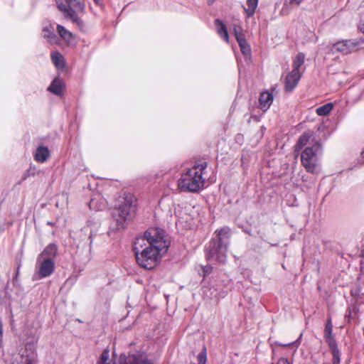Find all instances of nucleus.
Here are the masks:
<instances>
[{
  "instance_id": "9d476101",
  "label": "nucleus",
  "mask_w": 364,
  "mask_h": 364,
  "mask_svg": "<svg viewBox=\"0 0 364 364\" xmlns=\"http://www.w3.org/2000/svg\"><path fill=\"white\" fill-rule=\"evenodd\" d=\"M119 364H154L153 361L147 358L144 353L138 352L134 354H129L127 357L121 356Z\"/></svg>"
},
{
  "instance_id": "473e14b6",
  "label": "nucleus",
  "mask_w": 364,
  "mask_h": 364,
  "mask_svg": "<svg viewBox=\"0 0 364 364\" xmlns=\"http://www.w3.org/2000/svg\"><path fill=\"white\" fill-rule=\"evenodd\" d=\"M277 364H290L289 362L286 358H280L278 360Z\"/></svg>"
},
{
  "instance_id": "58836bf2",
  "label": "nucleus",
  "mask_w": 364,
  "mask_h": 364,
  "mask_svg": "<svg viewBox=\"0 0 364 364\" xmlns=\"http://www.w3.org/2000/svg\"><path fill=\"white\" fill-rule=\"evenodd\" d=\"M214 1H215V0H208V4L209 5H211V4H213Z\"/></svg>"
},
{
  "instance_id": "37998d69",
  "label": "nucleus",
  "mask_w": 364,
  "mask_h": 364,
  "mask_svg": "<svg viewBox=\"0 0 364 364\" xmlns=\"http://www.w3.org/2000/svg\"><path fill=\"white\" fill-rule=\"evenodd\" d=\"M361 255H362V256H364V252H363V251L362 252Z\"/></svg>"
},
{
  "instance_id": "72a5a7b5",
  "label": "nucleus",
  "mask_w": 364,
  "mask_h": 364,
  "mask_svg": "<svg viewBox=\"0 0 364 364\" xmlns=\"http://www.w3.org/2000/svg\"><path fill=\"white\" fill-rule=\"evenodd\" d=\"M303 0H285V4L289 2L290 4H295L296 5H299Z\"/></svg>"
},
{
  "instance_id": "39448f33",
  "label": "nucleus",
  "mask_w": 364,
  "mask_h": 364,
  "mask_svg": "<svg viewBox=\"0 0 364 364\" xmlns=\"http://www.w3.org/2000/svg\"><path fill=\"white\" fill-rule=\"evenodd\" d=\"M58 9L65 18L71 20L77 26L82 25V21L78 16L85 9L84 0H55Z\"/></svg>"
},
{
  "instance_id": "ddd939ff",
  "label": "nucleus",
  "mask_w": 364,
  "mask_h": 364,
  "mask_svg": "<svg viewBox=\"0 0 364 364\" xmlns=\"http://www.w3.org/2000/svg\"><path fill=\"white\" fill-rule=\"evenodd\" d=\"M42 36L50 44H58L59 39L58 36L55 33L54 26L50 23L44 25L42 29Z\"/></svg>"
},
{
  "instance_id": "9b49d317",
  "label": "nucleus",
  "mask_w": 364,
  "mask_h": 364,
  "mask_svg": "<svg viewBox=\"0 0 364 364\" xmlns=\"http://www.w3.org/2000/svg\"><path fill=\"white\" fill-rule=\"evenodd\" d=\"M301 77V73L291 71L284 79V90L287 92H292L297 86Z\"/></svg>"
},
{
  "instance_id": "c9c22d12",
  "label": "nucleus",
  "mask_w": 364,
  "mask_h": 364,
  "mask_svg": "<svg viewBox=\"0 0 364 364\" xmlns=\"http://www.w3.org/2000/svg\"><path fill=\"white\" fill-rule=\"evenodd\" d=\"M93 237H94V233H93L92 230H90V235H89V240H90V245H91V244L92 243V241H93Z\"/></svg>"
},
{
  "instance_id": "423d86ee",
  "label": "nucleus",
  "mask_w": 364,
  "mask_h": 364,
  "mask_svg": "<svg viewBox=\"0 0 364 364\" xmlns=\"http://www.w3.org/2000/svg\"><path fill=\"white\" fill-rule=\"evenodd\" d=\"M135 198L128 193L124 194L122 201L117 209L119 218L116 219V229L120 230L125 228V222L130 220L135 211Z\"/></svg>"
},
{
  "instance_id": "a211bd4d",
  "label": "nucleus",
  "mask_w": 364,
  "mask_h": 364,
  "mask_svg": "<svg viewBox=\"0 0 364 364\" xmlns=\"http://www.w3.org/2000/svg\"><path fill=\"white\" fill-rule=\"evenodd\" d=\"M311 136L312 134L310 132H304L302 134L299 136L295 145V151H299L300 150L304 149L306 146H310L311 144V143H310Z\"/></svg>"
},
{
  "instance_id": "6e6552de",
  "label": "nucleus",
  "mask_w": 364,
  "mask_h": 364,
  "mask_svg": "<svg viewBox=\"0 0 364 364\" xmlns=\"http://www.w3.org/2000/svg\"><path fill=\"white\" fill-rule=\"evenodd\" d=\"M363 43V38L341 40L333 44L330 52L333 54L337 52L342 55H348L355 51Z\"/></svg>"
},
{
  "instance_id": "f8f14e48",
  "label": "nucleus",
  "mask_w": 364,
  "mask_h": 364,
  "mask_svg": "<svg viewBox=\"0 0 364 364\" xmlns=\"http://www.w3.org/2000/svg\"><path fill=\"white\" fill-rule=\"evenodd\" d=\"M191 208L186 205H178L175 207V215L178 218V222L188 223L193 218L191 217L189 211Z\"/></svg>"
},
{
  "instance_id": "412c9836",
  "label": "nucleus",
  "mask_w": 364,
  "mask_h": 364,
  "mask_svg": "<svg viewBox=\"0 0 364 364\" xmlns=\"http://www.w3.org/2000/svg\"><path fill=\"white\" fill-rule=\"evenodd\" d=\"M304 60L305 54L303 53H299L293 60L291 71H294L296 73H301L300 68L304 63Z\"/></svg>"
},
{
  "instance_id": "4c0bfd02",
  "label": "nucleus",
  "mask_w": 364,
  "mask_h": 364,
  "mask_svg": "<svg viewBox=\"0 0 364 364\" xmlns=\"http://www.w3.org/2000/svg\"><path fill=\"white\" fill-rule=\"evenodd\" d=\"M95 204V200L94 199H92L89 203V205H90V208H92V206L94 205Z\"/></svg>"
},
{
  "instance_id": "e433bc0d",
  "label": "nucleus",
  "mask_w": 364,
  "mask_h": 364,
  "mask_svg": "<svg viewBox=\"0 0 364 364\" xmlns=\"http://www.w3.org/2000/svg\"><path fill=\"white\" fill-rule=\"evenodd\" d=\"M3 333V323H2V319L0 318V335H1Z\"/></svg>"
},
{
  "instance_id": "1a4fd4ad",
  "label": "nucleus",
  "mask_w": 364,
  "mask_h": 364,
  "mask_svg": "<svg viewBox=\"0 0 364 364\" xmlns=\"http://www.w3.org/2000/svg\"><path fill=\"white\" fill-rule=\"evenodd\" d=\"M36 274L39 279H43L50 276L55 269V262L50 259H42L37 257L36 260Z\"/></svg>"
},
{
  "instance_id": "4be33fe9",
  "label": "nucleus",
  "mask_w": 364,
  "mask_h": 364,
  "mask_svg": "<svg viewBox=\"0 0 364 364\" xmlns=\"http://www.w3.org/2000/svg\"><path fill=\"white\" fill-rule=\"evenodd\" d=\"M210 294H208V292L205 293L206 296L211 298V299H219L220 298H223L227 294V291L224 290H218L215 287H211L209 290Z\"/></svg>"
},
{
  "instance_id": "20e7f679",
  "label": "nucleus",
  "mask_w": 364,
  "mask_h": 364,
  "mask_svg": "<svg viewBox=\"0 0 364 364\" xmlns=\"http://www.w3.org/2000/svg\"><path fill=\"white\" fill-rule=\"evenodd\" d=\"M322 146L318 141L312 140L310 146L301 151V162L308 173L318 174L320 172V156Z\"/></svg>"
},
{
  "instance_id": "c756f323",
  "label": "nucleus",
  "mask_w": 364,
  "mask_h": 364,
  "mask_svg": "<svg viewBox=\"0 0 364 364\" xmlns=\"http://www.w3.org/2000/svg\"><path fill=\"white\" fill-rule=\"evenodd\" d=\"M109 352L108 350H105L101 354L100 358L97 364H109L107 361L109 359Z\"/></svg>"
},
{
  "instance_id": "ea45409f",
  "label": "nucleus",
  "mask_w": 364,
  "mask_h": 364,
  "mask_svg": "<svg viewBox=\"0 0 364 364\" xmlns=\"http://www.w3.org/2000/svg\"><path fill=\"white\" fill-rule=\"evenodd\" d=\"M301 338V335H300V336L295 341H296V342L300 341Z\"/></svg>"
},
{
  "instance_id": "a19ab883",
  "label": "nucleus",
  "mask_w": 364,
  "mask_h": 364,
  "mask_svg": "<svg viewBox=\"0 0 364 364\" xmlns=\"http://www.w3.org/2000/svg\"><path fill=\"white\" fill-rule=\"evenodd\" d=\"M361 156L364 159V150L361 152ZM363 163L364 164V161Z\"/></svg>"
},
{
  "instance_id": "2f4dec72",
  "label": "nucleus",
  "mask_w": 364,
  "mask_h": 364,
  "mask_svg": "<svg viewBox=\"0 0 364 364\" xmlns=\"http://www.w3.org/2000/svg\"><path fill=\"white\" fill-rule=\"evenodd\" d=\"M213 267L210 265H205L203 267V277L208 275L211 273Z\"/></svg>"
},
{
  "instance_id": "c85d7f7f",
  "label": "nucleus",
  "mask_w": 364,
  "mask_h": 364,
  "mask_svg": "<svg viewBox=\"0 0 364 364\" xmlns=\"http://www.w3.org/2000/svg\"><path fill=\"white\" fill-rule=\"evenodd\" d=\"M233 33H234V36H235L237 41H238L239 38H240V39L245 38V34L243 33V31H242V28L240 26L234 25Z\"/></svg>"
},
{
  "instance_id": "79ce46f5",
  "label": "nucleus",
  "mask_w": 364,
  "mask_h": 364,
  "mask_svg": "<svg viewBox=\"0 0 364 364\" xmlns=\"http://www.w3.org/2000/svg\"><path fill=\"white\" fill-rule=\"evenodd\" d=\"M94 1H95L97 4H100V0H94Z\"/></svg>"
},
{
  "instance_id": "6ab92c4d",
  "label": "nucleus",
  "mask_w": 364,
  "mask_h": 364,
  "mask_svg": "<svg viewBox=\"0 0 364 364\" xmlns=\"http://www.w3.org/2000/svg\"><path fill=\"white\" fill-rule=\"evenodd\" d=\"M214 24L216 27L218 34L226 42H229V35L228 29L223 21L216 18L214 21Z\"/></svg>"
},
{
  "instance_id": "b1692460",
  "label": "nucleus",
  "mask_w": 364,
  "mask_h": 364,
  "mask_svg": "<svg viewBox=\"0 0 364 364\" xmlns=\"http://www.w3.org/2000/svg\"><path fill=\"white\" fill-rule=\"evenodd\" d=\"M333 107L331 102L326 103L316 108V112L318 116H326L328 114Z\"/></svg>"
},
{
  "instance_id": "dca6fc26",
  "label": "nucleus",
  "mask_w": 364,
  "mask_h": 364,
  "mask_svg": "<svg viewBox=\"0 0 364 364\" xmlns=\"http://www.w3.org/2000/svg\"><path fill=\"white\" fill-rule=\"evenodd\" d=\"M65 86L63 80L59 77H55L48 87L47 90L55 95L60 96L62 95Z\"/></svg>"
},
{
  "instance_id": "0eeeda50",
  "label": "nucleus",
  "mask_w": 364,
  "mask_h": 364,
  "mask_svg": "<svg viewBox=\"0 0 364 364\" xmlns=\"http://www.w3.org/2000/svg\"><path fill=\"white\" fill-rule=\"evenodd\" d=\"M18 353L14 355L12 364H36V353L34 343H21Z\"/></svg>"
},
{
  "instance_id": "5701e85b",
  "label": "nucleus",
  "mask_w": 364,
  "mask_h": 364,
  "mask_svg": "<svg viewBox=\"0 0 364 364\" xmlns=\"http://www.w3.org/2000/svg\"><path fill=\"white\" fill-rule=\"evenodd\" d=\"M329 348L333 356V364H340V351L337 347L336 343H329Z\"/></svg>"
},
{
  "instance_id": "f704fd0d",
  "label": "nucleus",
  "mask_w": 364,
  "mask_h": 364,
  "mask_svg": "<svg viewBox=\"0 0 364 364\" xmlns=\"http://www.w3.org/2000/svg\"><path fill=\"white\" fill-rule=\"evenodd\" d=\"M358 27L360 31L364 34V21L360 22Z\"/></svg>"
},
{
  "instance_id": "2eb2a0df",
  "label": "nucleus",
  "mask_w": 364,
  "mask_h": 364,
  "mask_svg": "<svg viewBox=\"0 0 364 364\" xmlns=\"http://www.w3.org/2000/svg\"><path fill=\"white\" fill-rule=\"evenodd\" d=\"M273 102V95L271 92L268 91L262 92L259 97V105L260 109L266 112Z\"/></svg>"
},
{
  "instance_id": "f3484780",
  "label": "nucleus",
  "mask_w": 364,
  "mask_h": 364,
  "mask_svg": "<svg viewBox=\"0 0 364 364\" xmlns=\"http://www.w3.org/2000/svg\"><path fill=\"white\" fill-rule=\"evenodd\" d=\"M50 153L47 146L41 145L37 147L33 154V158L36 161L39 163L45 162L50 156Z\"/></svg>"
},
{
  "instance_id": "7ed1b4c3",
  "label": "nucleus",
  "mask_w": 364,
  "mask_h": 364,
  "mask_svg": "<svg viewBox=\"0 0 364 364\" xmlns=\"http://www.w3.org/2000/svg\"><path fill=\"white\" fill-rule=\"evenodd\" d=\"M207 163L196 164L183 173L178 181V187L182 191L196 193L204 187V171Z\"/></svg>"
},
{
  "instance_id": "a878e982",
  "label": "nucleus",
  "mask_w": 364,
  "mask_h": 364,
  "mask_svg": "<svg viewBox=\"0 0 364 364\" xmlns=\"http://www.w3.org/2000/svg\"><path fill=\"white\" fill-rule=\"evenodd\" d=\"M51 59L55 66H57V67L63 66V64H64L63 58V55L59 52H58V51L53 52L51 53Z\"/></svg>"
},
{
  "instance_id": "cd10ccee",
  "label": "nucleus",
  "mask_w": 364,
  "mask_h": 364,
  "mask_svg": "<svg viewBox=\"0 0 364 364\" xmlns=\"http://www.w3.org/2000/svg\"><path fill=\"white\" fill-rule=\"evenodd\" d=\"M332 329H333V325L331 323V319L328 318L325 326L324 329V336L326 340H328L331 338L332 336Z\"/></svg>"
},
{
  "instance_id": "aec40b11",
  "label": "nucleus",
  "mask_w": 364,
  "mask_h": 364,
  "mask_svg": "<svg viewBox=\"0 0 364 364\" xmlns=\"http://www.w3.org/2000/svg\"><path fill=\"white\" fill-rule=\"evenodd\" d=\"M237 43L239 44L240 51L245 56V59L250 58L251 56V48L250 45L246 41L245 38L238 39Z\"/></svg>"
},
{
  "instance_id": "f257e3e1",
  "label": "nucleus",
  "mask_w": 364,
  "mask_h": 364,
  "mask_svg": "<svg viewBox=\"0 0 364 364\" xmlns=\"http://www.w3.org/2000/svg\"><path fill=\"white\" fill-rule=\"evenodd\" d=\"M170 241L162 230L149 229L144 235L138 237L133 245L136 259L139 266L151 269L156 266L159 258L165 254Z\"/></svg>"
},
{
  "instance_id": "393cba45",
  "label": "nucleus",
  "mask_w": 364,
  "mask_h": 364,
  "mask_svg": "<svg viewBox=\"0 0 364 364\" xmlns=\"http://www.w3.org/2000/svg\"><path fill=\"white\" fill-rule=\"evenodd\" d=\"M257 4L258 0H247V8L245 9V11L247 17H251L254 15Z\"/></svg>"
},
{
  "instance_id": "f03ea898",
  "label": "nucleus",
  "mask_w": 364,
  "mask_h": 364,
  "mask_svg": "<svg viewBox=\"0 0 364 364\" xmlns=\"http://www.w3.org/2000/svg\"><path fill=\"white\" fill-rule=\"evenodd\" d=\"M215 236L205 247V257L208 261H217L223 263L226 261L227 250L230 237V229L223 227L215 230Z\"/></svg>"
},
{
  "instance_id": "7c9ffc66",
  "label": "nucleus",
  "mask_w": 364,
  "mask_h": 364,
  "mask_svg": "<svg viewBox=\"0 0 364 364\" xmlns=\"http://www.w3.org/2000/svg\"><path fill=\"white\" fill-rule=\"evenodd\" d=\"M36 172L37 171L35 166H30V168L24 173L23 178L26 179L29 176H34L36 174Z\"/></svg>"
},
{
  "instance_id": "4468645a",
  "label": "nucleus",
  "mask_w": 364,
  "mask_h": 364,
  "mask_svg": "<svg viewBox=\"0 0 364 364\" xmlns=\"http://www.w3.org/2000/svg\"><path fill=\"white\" fill-rule=\"evenodd\" d=\"M58 255V246L54 243L47 245L43 252L38 256L42 259H50L55 262V259Z\"/></svg>"
},
{
  "instance_id": "bb28decb",
  "label": "nucleus",
  "mask_w": 364,
  "mask_h": 364,
  "mask_svg": "<svg viewBox=\"0 0 364 364\" xmlns=\"http://www.w3.org/2000/svg\"><path fill=\"white\" fill-rule=\"evenodd\" d=\"M57 31L60 37L64 40H69L72 37L71 33L61 25H57Z\"/></svg>"
}]
</instances>
